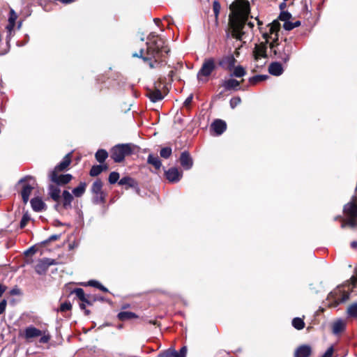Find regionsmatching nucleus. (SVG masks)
I'll list each match as a JSON object with an SVG mask.
<instances>
[{
	"mask_svg": "<svg viewBox=\"0 0 357 357\" xmlns=\"http://www.w3.org/2000/svg\"><path fill=\"white\" fill-rule=\"evenodd\" d=\"M231 13L229 15V24L231 29V36L241 40L244 32L243 29L250 13V3L248 0H235L230 6Z\"/></svg>",
	"mask_w": 357,
	"mask_h": 357,
	"instance_id": "obj_1",
	"label": "nucleus"
},
{
	"mask_svg": "<svg viewBox=\"0 0 357 357\" xmlns=\"http://www.w3.org/2000/svg\"><path fill=\"white\" fill-rule=\"evenodd\" d=\"M146 56L144 55V50L140 49L139 53H133L132 56L140 58L144 62H148L150 68H153L154 64L152 59H154L156 62L163 52L168 53L169 50L165 45V41L163 40H159L155 43H146Z\"/></svg>",
	"mask_w": 357,
	"mask_h": 357,
	"instance_id": "obj_2",
	"label": "nucleus"
},
{
	"mask_svg": "<svg viewBox=\"0 0 357 357\" xmlns=\"http://www.w3.org/2000/svg\"><path fill=\"white\" fill-rule=\"evenodd\" d=\"M278 38L273 40L270 44V49L278 59H280L284 63L289 61L291 54L292 52V45L290 43H285L284 45L278 43Z\"/></svg>",
	"mask_w": 357,
	"mask_h": 357,
	"instance_id": "obj_3",
	"label": "nucleus"
},
{
	"mask_svg": "<svg viewBox=\"0 0 357 357\" xmlns=\"http://www.w3.org/2000/svg\"><path fill=\"white\" fill-rule=\"evenodd\" d=\"M344 213L347 218L342 223L341 227L345 228L346 226H349L351 228L357 227V204L354 200L347 203L344 206Z\"/></svg>",
	"mask_w": 357,
	"mask_h": 357,
	"instance_id": "obj_4",
	"label": "nucleus"
},
{
	"mask_svg": "<svg viewBox=\"0 0 357 357\" xmlns=\"http://www.w3.org/2000/svg\"><path fill=\"white\" fill-rule=\"evenodd\" d=\"M135 147L132 144H117L111 149V158L114 162H121L126 156L132 154Z\"/></svg>",
	"mask_w": 357,
	"mask_h": 357,
	"instance_id": "obj_5",
	"label": "nucleus"
},
{
	"mask_svg": "<svg viewBox=\"0 0 357 357\" xmlns=\"http://www.w3.org/2000/svg\"><path fill=\"white\" fill-rule=\"evenodd\" d=\"M18 184H22L21 195L24 204H26L29 199V196L36 185L34 178L30 176H26L18 181Z\"/></svg>",
	"mask_w": 357,
	"mask_h": 357,
	"instance_id": "obj_6",
	"label": "nucleus"
},
{
	"mask_svg": "<svg viewBox=\"0 0 357 357\" xmlns=\"http://www.w3.org/2000/svg\"><path fill=\"white\" fill-rule=\"evenodd\" d=\"M216 68L215 61L213 58L210 57L205 59L201 68L197 73V79L204 81L202 77H208L212 72ZM207 79H204L206 82Z\"/></svg>",
	"mask_w": 357,
	"mask_h": 357,
	"instance_id": "obj_7",
	"label": "nucleus"
},
{
	"mask_svg": "<svg viewBox=\"0 0 357 357\" xmlns=\"http://www.w3.org/2000/svg\"><path fill=\"white\" fill-rule=\"evenodd\" d=\"M56 262L54 259L50 258H43L38 261V264L35 266V271L39 275L45 274L48 268L56 264Z\"/></svg>",
	"mask_w": 357,
	"mask_h": 357,
	"instance_id": "obj_8",
	"label": "nucleus"
},
{
	"mask_svg": "<svg viewBox=\"0 0 357 357\" xmlns=\"http://www.w3.org/2000/svg\"><path fill=\"white\" fill-rule=\"evenodd\" d=\"M72 178L73 176L70 174L58 175L56 171H52L50 174V180L58 185L68 183Z\"/></svg>",
	"mask_w": 357,
	"mask_h": 357,
	"instance_id": "obj_9",
	"label": "nucleus"
},
{
	"mask_svg": "<svg viewBox=\"0 0 357 357\" xmlns=\"http://www.w3.org/2000/svg\"><path fill=\"white\" fill-rule=\"evenodd\" d=\"M236 62L233 54H229L222 57L218 61V65L225 70L231 71Z\"/></svg>",
	"mask_w": 357,
	"mask_h": 357,
	"instance_id": "obj_10",
	"label": "nucleus"
},
{
	"mask_svg": "<svg viewBox=\"0 0 357 357\" xmlns=\"http://www.w3.org/2000/svg\"><path fill=\"white\" fill-rule=\"evenodd\" d=\"M165 174L166 178L171 183H178L183 176L182 172L178 171L176 167L169 168Z\"/></svg>",
	"mask_w": 357,
	"mask_h": 357,
	"instance_id": "obj_11",
	"label": "nucleus"
},
{
	"mask_svg": "<svg viewBox=\"0 0 357 357\" xmlns=\"http://www.w3.org/2000/svg\"><path fill=\"white\" fill-rule=\"evenodd\" d=\"M264 37L266 38V34L264 35ZM268 39L266 38V42L261 43L259 45H256L253 54L255 56V60H259L261 58H266V49L267 46L266 44L268 43Z\"/></svg>",
	"mask_w": 357,
	"mask_h": 357,
	"instance_id": "obj_12",
	"label": "nucleus"
},
{
	"mask_svg": "<svg viewBox=\"0 0 357 357\" xmlns=\"http://www.w3.org/2000/svg\"><path fill=\"white\" fill-rule=\"evenodd\" d=\"M72 293L75 294L79 301L84 302L86 305H91L95 301V299L89 295H86L82 288H77Z\"/></svg>",
	"mask_w": 357,
	"mask_h": 357,
	"instance_id": "obj_13",
	"label": "nucleus"
},
{
	"mask_svg": "<svg viewBox=\"0 0 357 357\" xmlns=\"http://www.w3.org/2000/svg\"><path fill=\"white\" fill-rule=\"evenodd\" d=\"M211 128L215 135H220L226 130L227 124L223 120L216 119L212 123Z\"/></svg>",
	"mask_w": 357,
	"mask_h": 357,
	"instance_id": "obj_14",
	"label": "nucleus"
},
{
	"mask_svg": "<svg viewBox=\"0 0 357 357\" xmlns=\"http://www.w3.org/2000/svg\"><path fill=\"white\" fill-rule=\"evenodd\" d=\"M187 353L186 347H183L178 351L175 349H168L159 355V357H185Z\"/></svg>",
	"mask_w": 357,
	"mask_h": 357,
	"instance_id": "obj_15",
	"label": "nucleus"
},
{
	"mask_svg": "<svg viewBox=\"0 0 357 357\" xmlns=\"http://www.w3.org/2000/svg\"><path fill=\"white\" fill-rule=\"evenodd\" d=\"M180 162L181 165L185 170L190 169L193 165L192 158L187 151H183L181 153L180 156Z\"/></svg>",
	"mask_w": 357,
	"mask_h": 357,
	"instance_id": "obj_16",
	"label": "nucleus"
},
{
	"mask_svg": "<svg viewBox=\"0 0 357 357\" xmlns=\"http://www.w3.org/2000/svg\"><path fill=\"white\" fill-rule=\"evenodd\" d=\"M241 82L235 79L229 78L222 82V86L227 91H237L240 89Z\"/></svg>",
	"mask_w": 357,
	"mask_h": 357,
	"instance_id": "obj_17",
	"label": "nucleus"
},
{
	"mask_svg": "<svg viewBox=\"0 0 357 357\" xmlns=\"http://www.w3.org/2000/svg\"><path fill=\"white\" fill-rule=\"evenodd\" d=\"M311 352V347L309 345H301L296 349L294 357H309Z\"/></svg>",
	"mask_w": 357,
	"mask_h": 357,
	"instance_id": "obj_18",
	"label": "nucleus"
},
{
	"mask_svg": "<svg viewBox=\"0 0 357 357\" xmlns=\"http://www.w3.org/2000/svg\"><path fill=\"white\" fill-rule=\"evenodd\" d=\"M71 162V153L66 154L63 158L62 161L59 162L53 171L61 172L65 170Z\"/></svg>",
	"mask_w": 357,
	"mask_h": 357,
	"instance_id": "obj_19",
	"label": "nucleus"
},
{
	"mask_svg": "<svg viewBox=\"0 0 357 357\" xmlns=\"http://www.w3.org/2000/svg\"><path fill=\"white\" fill-rule=\"evenodd\" d=\"M284 69L280 63L275 61L270 64L268 72L274 76H280L283 73Z\"/></svg>",
	"mask_w": 357,
	"mask_h": 357,
	"instance_id": "obj_20",
	"label": "nucleus"
},
{
	"mask_svg": "<svg viewBox=\"0 0 357 357\" xmlns=\"http://www.w3.org/2000/svg\"><path fill=\"white\" fill-rule=\"evenodd\" d=\"M147 96L151 102H156L163 99L164 96L160 90L156 87L153 89H150L148 91Z\"/></svg>",
	"mask_w": 357,
	"mask_h": 357,
	"instance_id": "obj_21",
	"label": "nucleus"
},
{
	"mask_svg": "<svg viewBox=\"0 0 357 357\" xmlns=\"http://www.w3.org/2000/svg\"><path fill=\"white\" fill-rule=\"evenodd\" d=\"M24 335L26 339H31L41 336L42 331L33 326H29L26 328L24 331Z\"/></svg>",
	"mask_w": 357,
	"mask_h": 357,
	"instance_id": "obj_22",
	"label": "nucleus"
},
{
	"mask_svg": "<svg viewBox=\"0 0 357 357\" xmlns=\"http://www.w3.org/2000/svg\"><path fill=\"white\" fill-rule=\"evenodd\" d=\"M63 197V208L65 209H70L72 208V202L73 200V195L68 191L63 190L62 193Z\"/></svg>",
	"mask_w": 357,
	"mask_h": 357,
	"instance_id": "obj_23",
	"label": "nucleus"
},
{
	"mask_svg": "<svg viewBox=\"0 0 357 357\" xmlns=\"http://www.w3.org/2000/svg\"><path fill=\"white\" fill-rule=\"evenodd\" d=\"M30 202L33 210L36 212L41 211L45 207V204L40 198H33Z\"/></svg>",
	"mask_w": 357,
	"mask_h": 357,
	"instance_id": "obj_24",
	"label": "nucleus"
},
{
	"mask_svg": "<svg viewBox=\"0 0 357 357\" xmlns=\"http://www.w3.org/2000/svg\"><path fill=\"white\" fill-rule=\"evenodd\" d=\"M60 193L61 190L58 187L53 185L49 186V195L54 201L59 202L60 200Z\"/></svg>",
	"mask_w": 357,
	"mask_h": 357,
	"instance_id": "obj_25",
	"label": "nucleus"
},
{
	"mask_svg": "<svg viewBox=\"0 0 357 357\" xmlns=\"http://www.w3.org/2000/svg\"><path fill=\"white\" fill-rule=\"evenodd\" d=\"M120 185H126L127 188H137V182L131 177L124 176L119 181Z\"/></svg>",
	"mask_w": 357,
	"mask_h": 357,
	"instance_id": "obj_26",
	"label": "nucleus"
},
{
	"mask_svg": "<svg viewBox=\"0 0 357 357\" xmlns=\"http://www.w3.org/2000/svg\"><path fill=\"white\" fill-rule=\"evenodd\" d=\"M147 162L152 165L156 169L161 167L162 163L158 155L149 154L147 159Z\"/></svg>",
	"mask_w": 357,
	"mask_h": 357,
	"instance_id": "obj_27",
	"label": "nucleus"
},
{
	"mask_svg": "<svg viewBox=\"0 0 357 357\" xmlns=\"http://www.w3.org/2000/svg\"><path fill=\"white\" fill-rule=\"evenodd\" d=\"M345 328V323L342 319H338L333 324V333L335 335L343 331Z\"/></svg>",
	"mask_w": 357,
	"mask_h": 357,
	"instance_id": "obj_28",
	"label": "nucleus"
},
{
	"mask_svg": "<svg viewBox=\"0 0 357 357\" xmlns=\"http://www.w3.org/2000/svg\"><path fill=\"white\" fill-rule=\"evenodd\" d=\"M117 317L121 321H126V320L137 318L138 316L134 312L124 311V312H120L117 314Z\"/></svg>",
	"mask_w": 357,
	"mask_h": 357,
	"instance_id": "obj_29",
	"label": "nucleus"
},
{
	"mask_svg": "<svg viewBox=\"0 0 357 357\" xmlns=\"http://www.w3.org/2000/svg\"><path fill=\"white\" fill-rule=\"evenodd\" d=\"M246 75V71L241 66H234L232 69V73L230 74L231 77H243Z\"/></svg>",
	"mask_w": 357,
	"mask_h": 357,
	"instance_id": "obj_30",
	"label": "nucleus"
},
{
	"mask_svg": "<svg viewBox=\"0 0 357 357\" xmlns=\"http://www.w3.org/2000/svg\"><path fill=\"white\" fill-rule=\"evenodd\" d=\"M107 157L108 153L107 151H105V149H99L95 154V158L96 160L100 163L104 162L105 160L107 158Z\"/></svg>",
	"mask_w": 357,
	"mask_h": 357,
	"instance_id": "obj_31",
	"label": "nucleus"
},
{
	"mask_svg": "<svg viewBox=\"0 0 357 357\" xmlns=\"http://www.w3.org/2000/svg\"><path fill=\"white\" fill-rule=\"evenodd\" d=\"M102 183L100 179L95 181L91 186V192L94 195H100L102 192Z\"/></svg>",
	"mask_w": 357,
	"mask_h": 357,
	"instance_id": "obj_32",
	"label": "nucleus"
},
{
	"mask_svg": "<svg viewBox=\"0 0 357 357\" xmlns=\"http://www.w3.org/2000/svg\"><path fill=\"white\" fill-rule=\"evenodd\" d=\"M347 313L348 317L357 319V302L348 306Z\"/></svg>",
	"mask_w": 357,
	"mask_h": 357,
	"instance_id": "obj_33",
	"label": "nucleus"
},
{
	"mask_svg": "<svg viewBox=\"0 0 357 357\" xmlns=\"http://www.w3.org/2000/svg\"><path fill=\"white\" fill-rule=\"evenodd\" d=\"M86 183H80L79 185L73 190V195L77 197H80L84 193L86 190Z\"/></svg>",
	"mask_w": 357,
	"mask_h": 357,
	"instance_id": "obj_34",
	"label": "nucleus"
},
{
	"mask_svg": "<svg viewBox=\"0 0 357 357\" xmlns=\"http://www.w3.org/2000/svg\"><path fill=\"white\" fill-rule=\"evenodd\" d=\"M291 324L296 330H301L305 327V322L303 319L300 317L294 318Z\"/></svg>",
	"mask_w": 357,
	"mask_h": 357,
	"instance_id": "obj_35",
	"label": "nucleus"
},
{
	"mask_svg": "<svg viewBox=\"0 0 357 357\" xmlns=\"http://www.w3.org/2000/svg\"><path fill=\"white\" fill-rule=\"evenodd\" d=\"M103 171L102 165H93L90 170L91 176H97Z\"/></svg>",
	"mask_w": 357,
	"mask_h": 357,
	"instance_id": "obj_36",
	"label": "nucleus"
},
{
	"mask_svg": "<svg viewBox=\"0 0 357 357\" xmlns=\"http://www.w3.org/2000/svg\"><path fill=\"white\" fill-rule=\"evenodd\" d=\"M88 285L89 286H91V287H96L99 289H100L101 291H104V292H107L108 291V289L104 287L103 285H102L97 280H89L88 282Z\"/></svg>",
	"mask_w": 357,
	"mask_h": 357,
	"instance_id": "obj_37",
	"label": "nucleus"
},
{
	"mask_svg": "<svg viewBox=\"0 0 357 357\" xmlns=\"http://www.w3.org/2000/svg\"><path fill=\"white\" fill-rule=\"evenodd\" d=\"M280 28V24L278 21H274L271 25L269 28V32L271 34L275 33L276 38L274 39L275 40L278 38L277 32L279 31Z\"/></svg>",
	"mask_w": 357,
	"mask_h": 357,
	"instance_id": "obj_38",
	"label": "nucleus"
},
{
	"mask_svg": "<svg viewBox=\"0 0 357 357\" xmlns=\"http://www.w3.org/2000/svg\"><path fill=\"white\" fill-rule=\"evenodd\" d=\"M172 149L170 147L162 148L160 151V155L162 158H168L172 155Z\"/></svg>",
	"mask_w": 357,
	"mask_h": 357,
	"instance_id": "obj_39",
	"label": "nucleus"
},
{
	"mask_svg": "<svg viewBox=\"0 0 357 357\" xmlns=\"http://www.w3.org/2000/svg\"><path fill=\"white\" fill-rule=\"evenodd\" d=\"M268 77L267 75H258L253 76L250 78L249 82L250 83H257L265 80Z\"/></svg>",
	"mask_w": 357,
	"mask_h": 357,
	"instance_id": "obj_40",
	"label": "nucleus"
},
{
	"mask_svg": "<svg viewBox=\"0 0 357 357\" xmlns=\"http://www.w3.org/2000/svg\"><path fill=\"white\" fill-rule=\"evenodd\" d=\"M119 178V174L116 172H112L109 176V182L111 184H114Z\"/></svg>",
	"mask_w": 357,
	"mask_h": 357,
	"instance_id": "obj_41",
	"label": "nucleus"
},
{
	"mask_svg": "<svg viewBox=\"0 0 357 357\" xmlns=\"http://www.w3.org/2000/svg\"><path fill=\"white\" fill-rule=\"evenodd\" d=\"M291 17V15L287 11H282L280 13L279 19L283 21L284 23L289 21Z\"/></svg>",
	"mask_w": 357,
	"mask_h": 357,
	"instance_id": "obj_42",
	"label": "nucleus"
},
{
	"mask_svg": "<svg viewBox=\"0 0 357 357\" xmlns=\"http://www.w3.org/2000/svg\"><path fill=\"white\" fill-rule=\"evenodd\" d=\"M71 308H72L71 303L70 302L66 301V302H64L61 304L59 310L63 312L70 310Z\"/></svg>",
	"mask_w": 357,
	"mask_h": 357,
	"instance_id": "obj_43",
	"label": "nucleus"
},
{
	"mask_svg": "<svg viewBox=\"0 0 357 357\" xmlns=\"http://www.w3.org/2000/svg\"><path fill=\"white\" fill-rule=\"evenodd\" d=\"M241 102V99L240 97L238 96H236V97H234L232 98L231 100H230V102H229V104H230V107L234 109L235 108L237 105H238Z\"/></svg>",
	"mask_w": 357,
	"mask_h": 357,
	"instance_id": "obj_44",
	"label": "nucleus"
},
{
	"mask_svg": "<svg viewBox=\"0 0 357 357\" xmlns=\"http://www.w3.org/2000/svg\"><path fill=\"white\" fill-rule=\"evenodd\" d=\"M30 217L27 213H24L21 219L20 227V228H24L27 222L29 221Z\"/></svg>",
	"mask_w": 357,
	"mask_h": 357,
	"instance_id": "obj_45",
	"label": "nucleus"
},
{
	"mask_svg": "<svg viewBox=\"0 0 357 357\" xmlns=\"http://www.w3.org/2000/svg\"><path fill=\"white\" fill-rule=\"evenodd\" d=\"M220 8L221 6L220 3L218 1H214L213 3V10L216 17L218 16L220 13Z\"/></svg>",
	"mask_w": 357,
	"mask_h": 357,
	"instance_id": "obj_46",
	"label": "nucleus"
},
{
	"mask_svg": "<svg viewBox=\"0 0 357 357\" xmlns=\"http://www.w3.org/2000/svg\"><path fill=\"white\" fill-rule=\"evenodd\" d=\"M17 18V15L15 10L13 8L10 10V15L8 17V22H11V24H15V21Z\"/></svg>",
	"mask_w": 357,
	"mask_h": 357,
	"instance_id": "obj_47",
	"label": "nucleus"
},
{
	"mask_svg": "<svg viewBox=\"0 0 357 357\" xmlns=\"http://www.w3.org/2000/svg\"><path fill=\"white\" fill-rule=\"evenodd\" d=\"M156 38H158V34L155 32H151L147 37V39L149 40L147 43H155V41H158L159 40H162V38L156 39Z\"/></svg>",
	"mask_w": 357,
	"mask_h": 357,
	"instance_id": "obj_48",
	"label": "nucleus"
},
{
	"mask_svg": "<svg viewBox=\"0 0 357 357\" xmlns=\"http://www.w3.org/2000/svg\"><path fill=\"white\" fill-rule=\"evenodd\" d=\"M105 201V196L103 192L100 195H95L93 202L96 204L103 202Z\"/></svg>",
	"mask_w": 357,
	"mask_h": 357,
	"instance_id": "obj_49",
	"label": "nucleus"
},
{
	"mask_svg": "<svg viewBox=\"0 0 357 357\" xmlns=\"http://www.w3.org/2000/svg\"><path fill=\"white\" fill-rule=\"evenodd\" d=\"M283 27L285 30H287V31H290V30H292L293 29H294L293 22H291L289 20L284 23Z\"/></svg>",
	"mask_w": 357,
	"mask_h": 357,
	"instance_id": "obj_50",
	"label": "nucleus"
},
{
	"mask_svg": "<svg viewBox=\"0 0 357 357\" xmlns=\"http://www.w3.org/2000/svg\"><path fill=\"white\" fill-rule=\"evenodd\" d=\"M333 354V347H330L322 355L321 357H332Z\"/></svg>",
	"mask_w": 357,
	"mask_h": 357,
	"instance_id": "obj_51",
	"label": "nucleus"
},
{
	"mask_svg": "<svg viewBox=\"0 0 357 357\" xmlns=\"http://www.w3.org/2000/svg\"><path fill=\"white\" fill-rule=\"evenodd\" d=\"M7 305L6 300L3 299L0 302V315L3 314L6 310Z\"/></svg>",
	"mask_w": 357,
	"mask_h": 357,
	"instance_id": "obj_52",
	"label": "nucleus"
},
{
	"mask_svg": "<svg viewBox=\"0 0 357 357\" xmlns=\"http://www.w3.org/2000/svg\"><path fill=\"white\" fill-rule=\"evenodd\" d=\"M15 26V24H11V22H8V24L6 26V31L9 35H11Z\"/></svg>",
	"mask_w": 357,
	"mask_h": 357,
	"instance_id": "obj_53",
	"label": "nucleus"
},
{
	"mask_svg": "<svg viewBox=\"0 0 357 357\" xmlns=\"http://www.w3.org/2000/svg\"><path fill=\"white\" fill-rule=\"evenodd\" d=\"M348 298H349V295L344 294L342 298H337L336 303H337V304H339L340 303L347 301Z\"/></svg>",
	"mask_w": 357,
	"mask_h": 357,
	"instance_id": "obj_54",
	"label": "nucleus"
},
{
	"mask_svg": "<svg viewBox=\"0 0 357 357\" xmlns=\"http://www.w3.org/2000/svg\"><path fill=\"white\" fill-rule=\"evenodd\" d=\"M79 305V307L82 310H84L86 314H89L90 312H89V310L86 309V305L84 302L81 301Z\"/></svg>",
	"mask_w": 357,
	"mask_h": 357,
	"instance_id": "obj_55",
	"label": "nucleus"
},
{
	"mask_svg": "<svg viewBox=\"0 0 357 357\" xmlns=\"http://www.w3.org/2000/svg\"><path fill=\"white\" fill-rule=\"evenodd\" d=\"M50 340V336L49 335H43L40 337L39 342L40 343H47Z\"/></svg>",
	"mask_w": 357,
	"mask_h": 357,
	"instance_id": "obj_56",
	"label": "nucleus"
},
{
	"mask_svg": "<svg viewBox=\"0 0 357 357\" xmlns=\"http://www.w3.org/2000/svg\"><path fill=\"white\" fill-rule=\"evenodd\" d=\"M59 237H60V235L54 234V235L50 236L49 237V238L46 241L47 242H50V241H56L58 238H59Z\"/></svg>",
	"mask_w": 357,
	"mask_h": 357,
	"instance_id": "obj_57",
	"label": "nucleus"
},
{
	"mask_svg": "<svg viewBox=\"0 0 357 357\" xmlns=\"http://www.w3.org/2000/svg\"><path fill=\"white\" fill-rule=\"evenodd\" d=\"M10 293L11 295H19L20 294V290L18 288H13Z\"/></svg>",
	"mask_w": 357,
	"mask_h": 357,
	"instance_id": "obj_58",
	"label": "nucleus"
},
{
	"mask_svg": "<svg viewBox=\"0 0 357 357\" xmlns=\"http://www.w3.org/2000/svg\"><path fill=\"white\" fill-rule=\"evenodd\" d=\"M192 100V96L190 95L184 101V105H185V106L189 105L191 103Z\"/></svg>",
	"mask_w": 357,
	"mask_h": 357,
	"instance_id": "obj_59",
	"label": "nucleus"
},
{
	"mask_svg": "<svg viewBox=\"0 0 357 357\" xmlns=\"http://www.w3.org/2000/svg\"><path fill=\"white\" fill-rule=\"evenodd\" d=\"M36 252L35 249L33 247H31L30 248H29L25 252L24 254L25 255H29V253H32L33 254L34 252Z\"/></svg>",
	"mask_w": 357,
	"mask_h": 357,
	"instance_id": "obj_60",
	"label": "nucleus"
},
{
	"mask_svg": "<svg viewBox=\"0 0 357 357\" xmlns=\"http://www.w3.org/2000/svg\"><path fill=\"white\" fill-rule=\"evenodd\" d=\"M6 289V287L0 284V297L4 293Z\"/></svg>",
	"mask_w": 357,
	"mask_h": 357,
	"instance_id": "obj_61",
	"label": "nucleus"
},
{
	"mask_svg": "<svg viewBox=\"0 0 357 357\" xmlns=\"http://www.w3.org/2000/svg\"><path fill=\"white\" fill-rule=\"evenodd\" d=\"M293 25L294 26V28L298 27L301 25V22L296 21L295 22H293Z\"/></svg>",
	"mask_w": 357,
	"mask_h": 357,
	"instance_id": "obj_62",
	"label": "nucleus"
},
{
	"mask_svg": "<svg viewBox=\"0 0 357 357\" xmlns=\"http://www.w3.org/2000/svg\"><path fill=\"white\" fill-rule=\"evenodd\" d=\"M57 203L54 205V208L57 211H59L60 210V207H61V205L59 203V202H56Z\"/></svg>",
	"mask_w": 357,
	"mask_h": 357,
	"instance_id": "obj_63",
	"label": "nucleus"
},
{
	"mask_svg": "<svg viewBox=\"0 0 357 357\" xmlns=\"http://www.w3.org/2000/svg\"><path fill=\"white\" fill-rule=\"evenodd\" d=\"M351 246L354 248H356L357 247V241H353L351 242Z\"/></svg>",
	"mask_w": 357,
	"mask_h": 357,
	"instance_id": "obj_64",
	"label": "nucleus"
}]
</instances>
